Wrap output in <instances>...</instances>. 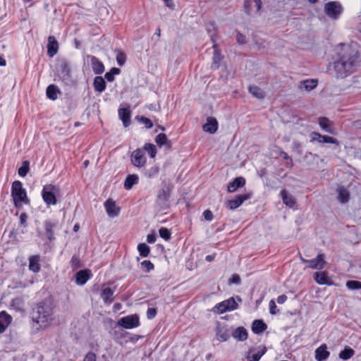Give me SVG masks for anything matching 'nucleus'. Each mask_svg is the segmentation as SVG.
Instances as JSON below:
<instances>
[{
    "label": "nucleus",
    "instance_id": "f257e3e1",
    "mask_svg": "<svg viewBox=\"0 0 361 361\" xmlns=\"http://www.w3.org/2000/svg\"><path fill=\"white\" fill-rule=\"evenodd\" d=\"M357 59V56L355 51L349 49L345 51L334 63L336 77L345 78L350 74L356 67Z\"/></svg>",
    "mask_w": 361,
    "mask_h": 361
},
{
    "label": "nucleus",
    "instance_id": "f03ea898",
    "mask_svg": "<svg viewBox=\"0 0 361 361\" xmlns=\"http://www.w3.org/2000/svg\"><path fill=\"white\" fill-rule=\"evenodd\" d=\"M35 322L40 329H46L50 326L54 319L53 307L49 302H42L37 305L32 315Z\"/></svg>",
    "mask_w": 361,
    "mask_h": 361
},
{
    "label": "nucleus",
    "instance_id": "7ed1b4c3",
    "mask_svg": "<svg viewBox=\"0 0 361 361\" xmlns=\"http://www.w3.org/2000/svg\"><path fill=\"white\" fill-rule=\"evenodd\" d=\"M11 195L16 207L20 208L24 204H28L29 200L25 189L20 181H15L12 185Z\"/></svg>",
    "mask_w": 361,
    "mask_h": 361
},
{
    "label": "nucleus",
    "instance_id": "20e7f679",
    "mask_svg": "<svg viewBox=\"0 0 361 361\" xmlns=\"http://www.w3.org/2000/svg\"><path fill=\"white\" fill-rule=\"evenodd\" d=\"M56 192L57 188L54 185H47L44 186L42 195L43 200L47 205H54L56 204Z\"/></svg>",
    "mask_w": 361,
    "mask_h": 361
},
{
    "label": "nucleus",
    "instance_id": "39448f33",
    "mask_svg": "<svg viewBox=\"0 0 361 361\" xmlns=\"http://www.w3.org/2000/svg\"><path fill=\"white\" fill-rule=\"evenodd\" d=\"M343 8L341 5L336 1H330L325 4L324 12L330 18L336 20L341 14Z\"/></svg>",
    "mask_w": 361,
    "mask_h": 361
},
{
    "label": "nucleus",
    "instance_id": "423d86ee",
    "mask_svg": "<svg viewBox=\"0 0 361 361\" xmlns=\"http://www.w3.org/2000/svg\"><path fill=\"white\" fill-rule=\"evenodd\" d=\"M300 259L303 263L307 264V267L314 269H322L326 264L323 254H319L316 258L312 259H305L300 256Z\"/></svg>",
    "mask_w": 361,
    "mask_h": 361
},
{
    "label": "nucleus",
    "instance_id": "0eeeda50",
    "mask_svg": "<svg viewBox=\"0 0 361 361\" xmlns=\"http://www.w3.org/2000/svg\"><path fill=\"white\" fill-rule=\"evenodd\" d=\"M118 324L125 329H133L140 325L139 317L136 314L123 317L118 320Z\"/></svg>",
    "mask_w": 361,
    "mask_h": 361
},
{
    "label": "nucleus",
    "instance_id": "6e6552de",
    "mask_svg": "<svg viewBox=\"0 0 361 361\" xmlns=\"http://www.w3.org/2000/svg\"><path fill=\"white\" fill-rule=\"evenodd\" d=\"M147 161L145 156V152L141 149H137L133 152L131 154V162L135 167H142Z\"/></svg>",
    "mask_w": 361,
    "mask_h": 361
},
{
    "label": "nucleus",
    "instance_id": "1a4fd4ad",
    "mask_svg": "<svg viewBox=\"0 0 361 361\" xmlns=\"http://www.w3.org/2000/svg\"><path fill=\"white\" fill-rule=\"evenodd\" d=\"M249 198L250 195L248 194L239 195L235 196V198L228 200L226 202V205L229 209H235Z\"/></svg>",
    "mask_w": 361,
    "mask_h": 361
},
{
    "label": "nucleus",
    "instance_id": "9d476101",
    "mask_svg": "<svg viewBox=\"0 0 361 361\" xmlns=\"http://www.w3.org/2000/svg\"><path fill=\"white\" fill-rule=\"evenodd\" d=\"M104 207L109 216L114 218L119 214L120 208L116 202L111 200H107L104 202Z\"/></svg>",
    "mask_w": 361,
    "mask_h": 361
},
{
    "label": "nucleus",
    "instance_id": "9b49d317",
    "mask_svg": "<svg viewBox=\"0 0 361 361\" xmlns=\"http://www.w3.org/2000/svg\"><path fill=\"white\" fill-rule=\"evenodd\" d=\"M312 141H317L320 143H332L338 145L337 140L333 137L322 135L319 133L313 132L311 133Z\"/></svg>",
    "mask_w": 361,
    "mask_h": 361
},
{
    "label": "nucleus",
    "instance_id": "f8f14e48",
    "mask_svg": "<svg viewBox=\"0 0 361 361\" xmlns=\"http://www.w3.org/2000/svg\"><path fill=\"white\" fill-rule=\"evenodd\" d=\"M87 61L90 63L92 71L95 74H101L104 72V64L97 57L88 56Z\"/></svg>",
    "mask_w": 361,
    "mask_h": 361
},
{
    "label": "nucleus",
    "instance_id": "ddd939ff",
    "mask_svg": "<svg viewBox=\"0 0 361 361\" xmlns=\"http://www.w3.org/2000/svg\"><path fill=\"white\" fill-rule=\"evenodd\" d=\"M313 276L315 281L319 285L331 286L333 284V281L325 271L315 272Z\"/></svg>",
    "mask_w": 361,
    "mask_h": 361
},
{
    "label": "nucleus",
    "instance_id": "4468645a",
    "mask_svg": "<svg viewBox=\"0 0 361 361\" xmlns=\"http://www.w3.org/2000/svg\"><path fill=\"white\" fill-rule=\"evenodd\" d=\"M317 85V80L314 79H308L301 81L299 88L302 92H310L314 89Z\"/></svg>",
    "mask_w": 361,
    "mask_h": 361
},
{
    "label": "nucleus",
    "instance_id": "2eb2a0df",
    "mask_svg": "<svg viewBox=\"0 0 361 361\" xmlns=\"http://www.w3.org/2000/svg\"><path fill=\"white\" fill-rule=\"evenodd\" d=\"M329 352L325 344L322 345L315 350V359L317 361H325L329 356Z\"/></svg>",
    "mask_w": 361,
    "mask_h": 361
},
{
    "label": "nucleus",
    "instance_id": "dca6fc26",
    "mask_svg": "<svg viewBox=\"0 0 361 361\" xmlns=\"http://www.w3.org/2000/svg\"><path fill=\"white\" fill-rule=\"evenodd\" d=\"M231 336L239 341H243L247 338V331L244 327L239 326L231 331Z\"/></svg>",
    "mask_w": 361,
    "mask_h": 361
},
{
    "label": "nucleus",
    "instance_id": "f3484780",
    "mask_svg": "<svg viewBox=\"0 0 361 361\" xmlns=\"http://www.w3.org/2000/svg\"><path fill=\"white\" fill-rule=\"evenodd\" d=\"M58 42L55 37L50 36L48 38L47 53L50 57H53L58 51Z\"/></svg>",
    "mask_w": 361,
    "mask_h": 361
},
{
    "label": "nucleus",
    "instance_id": "a211bd4d",
    "mask_svg": "<svg viewBox=\"0 0 361 361\" xmlns=\"http://www.w3.org/2000/svg\"><path fill=\"white\" fill-rule=\"evenodd\" d=\"M218 128V123L214 118H208L207 123L203 126V130L209 133H214Z\"/></svg>",
    "mask_w": 361,
    "mask_h": 361
},
{
    "label": "nucleus",
    "instance_id": "6ab92c4d",
    "mask_svg": "<svg viewBox=\"0 0 361 361\" xmlns=\"http://www.w3.org/2000/svg\"><path fill=\"white\" fill-rule=\"evenodd\" d=\"M281 197L283 200V202L288 207L293 208L296 202L295 199L293 197V196L288 193L286 190H283L281 192Z\"/></svg>",
    "mask_w": 361,
    "mask_h": 361
},
{
    "label": "nucleus",
    "instance_id": "aec40b11",
    "mask_svg": "<svg viewBox=\"0 0 361 361\" xmlns=\"http://www.w3.org/2000/svg\"><path fill=\"white\" fill-rule=\"evenodd\" d=\"M12 320L11 317L5 312L0 313V333H3Z\"/></svg>",
    "mask_w": 361,
    "mask_h": 361
},
{
    "label": "nucleus",
    "instance_id": "412c9836",
    "mask_svg": "<svg viewBox=\"0 0 361 361\" xmlns=\"http://www.w3.org/2000/svg\"><path fill=\"white\" fill-rule=\"evenodd\" d=\"M245 183V180L243 177H238L235 178L233 182L228 184V191L230 192H235L238 188L243 187Z\"/></svg>",
    "mask_w": 361,
    "mask_h": 361
},
{
    "label": "nucleus",
    "instance_id": "4be33fe9",
    "mask_svg": "<svg viewBox=\"0 0 361 361\" xmlns=\"http://www.w3.org/2000/svg\"><path fill=\"white\" fill-rule=\"evenodd\" d=\"M40 257L33 255L29 258V269L33 272H38L40 270Z\"/></svg>",
    "mask_w": 361,
    "mask_h": 361
},
{
    "label": "nucleus",
    "instance_id": "5701e85b",
    "mask_svg": "<svg viewBox=\"0 0 361 361\" xmlns=\"http://www.w3.org/2000/svg\"><path fill=\"white\" fill-rule=\"evenodd\" d=\"M114 293V291L113 289L109 287H106L103 288L102 291L101 298L105 303L109 305L113 302Z\"/></svg>",
    "mask_w": 361,
    "mask_h": 361
},
{
    "label": "nucleus",
    "instance_id": "b1692460",
    "mask_svg": "<svg viewBox=\"0 0 361 361\" xmlns=\"http://www.w3.org/2000/svg\"><path fill=\"white\" fill-rule=\"evenodd\" d=\"M264 350H250L247 355V361H259L261 357L264 354Z\"/></svg>",
    "mask_w": 361,
    "mask_h": 361
},
{
    "label": "nucleus",
    "instance_id": "393cba45",
    "mask_svg": "<svg viewBox=\"0 0 361 361\" xmlns=\"http://www.w3.org/2000/svg\"><path fill=\"white\" fill-rule=\"evenodd\" d=\"M231 335V331L228 329L219 327L216 331V338L221 342L226 341Z\"/></svg>",
    "mask_w": 361,
    "mask_h": 361
},
{
    "label": "nucleus",
    "instance_id": "a878e982",
    "mask_svg": "<svg viewBox=\"0 0 361 361\" xmlns=\"http://www.w3.org/2000/svg\"><path fill=\"white\" fill-rule=\"evenodd\" d=\"M319 124L322 129L326 133L330 134H334L335 131L331 126V122L327 118H320L319 120Z\"/></svg>",
    "mask_w": 361,
    "mask_h": 361
},
{
    "label": "nucleus",
    "instance_id": "bb28decb",
    "mask_svg": "<svg viewBox=\"0 0 361 361\" xmlns=\"http://www.w3.org/2000/svg\"><path fill=\"white\" fill-rule=\"evenodd\" d=\"M90 278L87 270H81L76 274V283L78 285H84Z\"/></svg>",
    "mask_w": 361,
    "mask_h": 361
},
{
    "label": "nucleus",
    "instance_id": "cd10ccee",
    "mask_svg": "<svg viewBox=\"0 0 361 361\" xmlns=\"http://www.w3.org/2000/svg\"><path fill=\"white\" fill-rule=\"evenodd\" d=\"M138 179H139V178H138L137 175H135V174L128 175L126 177L125 183H124L125 188L127 190L131 189L134 185L137 183Z\"/></svg>",
    "mask_w": 361,
    "mask_h": 361
},
{
    "label": "nucleus",
    "instance_id": "c85d7f7f",
    "mask_svg": "<svg viewBox=\"0 0 361 361\" xmlns=\"http://www.w3.org/2000/svg\"><path fill=\"white\" fill-rule=\"evenodd\" d=\"M93 85L95 91L99 92H102L106 88L105 81L100 76L95 77Z\"/></svg>",
    "mask_w": 361,
    "mask_h": 361
},
{
    "label": "nucleus",
    "instance_id": "c756f323",
    "mask_svg": "<svg viewBox=\"0 0 361 361\" xmlns=\"http://www.w3.org/2000/svg\"><path fill=\"white\" fill-rule=\"evenodd\" d=\"M338 191V200L341 203H345L349 200L350 194L348 191L343 187H339Z\"/></svg>",
    "mask_w": 361,
    "mask_h": 361
},
{
    "label": "nucleus",
    "instance_id": "7c9ffc66",
    "mask_svg": "<svg viewBox=\"0 0 361 361\" xmlns=\"http://www.w3.org/2000/svg\"><path fill=\"white\" fill-rule=\"evenodd\" d=\"M267 329V325L262 320H255L252 324V330L255 334H260Z\"/></svg>",
    "mask_w": 361,
    "mask_h": 361
},
{
    "label": "nucleus",
    "instance_id": "2f4dec72",
    "mask_svg": "<svg viewBox=\"0 0 361 361\" xmlns=\"http://www.w3.org/2000/svg\"><path fill=\"white\" fill-rule=\"evenodd\" d=\"M241 299L238 297H237L236 298H231L228 300H224L226 307L229 308L228 311L237 309L238 303L241 302Z\"/></svg>",
    "mask_w": 361,
    "mask_h": 361
},
{
    "label": "nucleus",
    "instance_id": "473e14b6",
    "mask_svg": "<svg viewBox=\"0 0 361 361\" xmlns=\"http://www.w3.org/2000/svg\"><path fill=\"white\" fill-rule=\"evenodd\" d=\"M119 117L122 120L123 126L127 127L130 123V112L126 109H121L118 111Z\"/></svg>",
    "mask_w": 361,
    "mask_h": 361
},
{
    "label": "nucleus",
    "instance_id": "72a5a7b5",
    "mask_svg": "<svg viewBox=\"0 0 361 361\" xmlns=\"http://www.w3.org/2000/svg\"><path fill=\"white\" fill-rule=\"evenodd\" d=\"M248 89L250 93L257 99H263L265 96L263 90L255 85L250 86Z\"/></svg>",
    "mask_w": 361,
    "mask_h": 361
},
{
    "label": "nucleus",
    "instance_id": "f704fd0d",
    "mask_svg": "<svg viewBox=\"0 0 361 361\" xmlns=\"http://www.w3.org/2000/svg\"><path fill=\"white\" fill-rule=\"evenodd\" d=\"M44 226H45V230H46V233H47V238H49V240H53L54 239L53 229L56 226V224L49 221H45Z\"/></svg>",
    "mask_w": 361,
    "mask_h": 361
},
{
    "label": "nucleus",
    "instance_id": "c9c22d12",
    "mask_svg": "<svg viewBox=\"0 0 361 361\" xmlns=\"http://www.w3.org/2000/svg\"><path fill=\"white\" fill-rule=\"evenodd\" d=\"M355 353V351L350 348H345L343 350L339 353V357L343 360H347L352 357Z\"/></svg>",
    "mask_w": 361,
    "mask_h": 361
},
{
    "label": "nucleus",
    "instance_id": "e433bc0d",
    "mask_svg": "<svg viewBox=\"0 0 361 361\" xmlns=\"http://www.w3.org/2000/svg\"><path fill=\"white\" fill-rule=\"evenodd\" d=\"M47 96L48 98L55 100L57 98L58 90L54 85H50L47 88Z\"/></svg>",
    "mask_w": 361,
    "mask_h": 361
},
{
    "label": "nucleus",
    "instance_id": "4c0bfd02",
    "mask_svg": "<svg viewBox=\"0 0 361 361\" xmlns=\"http://www.w3.org/2000/svg\"><path fill=\"white\" fill-rule=\"evenodd\" d=\"M144 150L147 151L152 158H154L157 154V149L154 145L147 143L144 146Z\"/></svg>",
    "mask_w": 361,
    "mask_h": 361
},
{
    "label": "nucleus",
    "instance_id": "58836bf2",
    "mask_svg": "<svg viewBox=\"0 0 361 361\" xmlns=\"http://www.w3.org/2000/svg\"><path fill=\"white\" fill-rule=\"evenodd\" d=\"M221 60V56L220 54L216 50H215L214 53V56H213V62L212 64V68L217 69L219 67V63H220Z\"/></svg>",
    "mask_w": 361,
    "mask_h": 361
},
{
    "label": "nucleus",
    "instance_id": "ea45409f",
    "mask_svg": "<svg viewBox=\"0 0 361 361\" xmlns=\"http://www.w3.org/2000/svg\"><path fill=\"white\" fill-rule=\"evenodd\" d=\"M137 249L140 255L142 257H147L149 253V247L145 243L139 244Z\"/></svg>",
    "mask_w": 361,
    "mask_h": 361
},
{
    "label": "nucleus",
    "instance_id": "a19ab883",
    "mask_svg": "<svg viewBox=\"0 0 361 361\" xmlns=\"http://www.w3.org/2000/svg\"><path fill=\"white\" fill-rule=\"evenodd\" d=\"M345 285L346 287L350 290L361 289V282L358 281H348Z\"/></svg>",
    "mask_w": 361,
    "mask_h": 361
},
{
    "label": "nucleus",
    "instance_id": "79ce46f5",
    "mask_svg": "<svg viewBox=\"0 0 361 361\" xmlns=\"http://www.w3.org/2000/svg\"><path fill=\"white\" fill-rule=\"evenodd\" d=\"M214 312H216V313L222 314L226 311H228L229 308L226 307L225 302L223 301L220 303L216 304L215 305V307H214Z\"/></svg>",
    "mask_w": 361,
    "mask_h": 361
},
{
    "label": "nucleus",
    "instance_id": "37998d69",
    "mask_svg": "<svg viewBox=\"0 0 361 361\" xmlns=\"http://www.w3.org/2000/svg\"><path fill=\"white\" fill-rule=\"evenodd\" d=\"M29 171V163L25 161L18 169V174L21 177H25Z\"/></svg>",
    "mask_w": 361,
    "mask_h": 361
},
{
    "label": "nucleus",
    "instance_id": "c03bdc74",
    "mask_svg": "<svg viewBox=\"0 0 361 361\" xmlns=\"http://www.w3.org/2000/svg\"><path fill=\"white\" fill-rule=\"evenodd\" d=\"M155 141L158 145L162 146L167 143L168 139L165 134L160 133L156 137Z\"/></svg>",
    "mask_w": 361,
    "mask_h": 361
},
{
    "label": "nucleus",
    "instance_id": "a18cd8bd",
    "mask_svg": "<svg viewBox=\"0 0 361 361\" xmlns=\"http://www.w3.org/2000/svg\"><path fill=\"white\" fill-rule=\"evenodd\" d=\"M159 235L160 236L166 240H168L171 238V232L170 231L164 227H162L159 229Z\"/></svg>",
    "mask_w": 361,
    "mask_h": 361
},
{
    "label": "nucleus",
    "instance_id": "49530a36",
    "mask_svg": "<svg viewBox=\"0 0 361 361\" xmlns=\"http://www.w3.org/2000/svg\"><path fill=\"white\" fill-rule=\"evenodd\" d=\"M142 269L149 272L154 269V264L149 260H145L141 263Z\"/></svg>",
    "mask_w": 361,
    "mask_h": 361
},
{
    "label": "nucleus",
    "instance_id": "de8ad7c7",
    "mask_svg": "<svg viewBox=\"0 0 361 361\" xmlns=\"http://www.w3.org/2000/svg\"><path fill=\"white\" fill-rule=\"evenodd\" d=\"M158 172H159L158 167H157V166L152 167L151 169H149L145 173V175L148 178H152V177L157 176Z\"/></svg>",
    "mask_w": 361,
    "mask_h": 361
},
{
    "label": "nucleus",
    "instance_id": "09e8293b",
    "mask_svg": "<svg viewBox=\"0 0 361 361\" xmlns=\"http://www.w3.org/2000/svg\"><path fill=\"white\" fill-rule=\"evenodd\" d=\"M126 57L125 54L121 51H118L116 54V61L119 66H123L125 63Z\"/></svg>",
    "mask_w": 361,
    "mask_h": 361
},
{
    "label": "nucleus",
    "instance_id": "8fccbe9b",
    "mask_svg": "<svg viewBox=\"0 0 361 361\" xmlns=\"http://www.w3.org/2000/svg\"><path fill=\"white\" fill-rule=\"evenodd\" d=\"M269 306V311L271 314H276L279 312V310L276 308V305L274 300H270Z\"/></svg>",
    "mask_w": 361,
    "mask_h": 361
},
{
    "label": "nucleus",
    "instance_id": "3c124183",
    "mask_svg": "<svg viewBox=\"0 0 361 361\" xmlns=\"http://www.w3.org/2000/svg\"><path fill=\"white\" fill-rule=\"evenodd\" d=\"M140 120L141 121V122L142 123H144L146 126V127L147 128H150L152 127V121L149 118H147L146 117H144V116H142L140 118Z\"/></svg>",
    "mask_w": 361,
    "mask_h": 361
},
{
    "label": "nucleus",
    "instance_id": "603ef678",
    "mask_svg": "<svg viewBox=\"0 0 361 361\" xmlns=\"http://www.w3.org/2000/svg\"><path fill=\"white\" fill-rule=\"evenodd\" d=\"M83 361H96V355L93 353H88L83 359Z\"/></svg>",
    "mask_w": 361,
    "mask_h": 361
},
{
    "label": "nucleus",
    "instance_id": "864d4df0",
    "mask_svg": "<svg viewBox=\"0 0 361 361\" xmlns=\"http://www.w3.org/2000/svg\"><path fill=\"white\" fill-rule=\"evenodd\" d=\"M203 216L207 221H210L213 219V214L209 209H207L203 212Z\"/></svg>",
    "mask_w": 361,
    "mask_h": 361
},
{
    "label": "nucleus",
    "instance_id": "5fc2aeb1",
    "mask_svg": "<svg viewBox=\"0 0 361 361\" xmlns=\"http://www.w3.org/2000/svg\"><path fill=\"white\" fill-rule=\"evenodd\" d=\"M157 310L154 308H149L147 312V316L148 319H152L155 317Z\"/></svg>",
    "mask_w": 361,
    "mask_h": 361
},
{
    "label": "nucleus",
    "instance_id": "6e6d98bb",
    "mask_svg": "<svg viewBox=\"0 0 361 361\" xmlns=\"http://www.w3.org/2000/svg\"><path fill=\"white\" fill-rule=\"evenodd\" d=\"M27 216L25 213H22L20 216V224H22L23 226H25V223H26V221H27Z\"/></svg>",
    "mask_w": 361,
    "mask_h": 361
},
{
    "label": "nucleus",
    "instance_id": "4d7b16f0",
    "mask_svg": "<svg viewBox=\"0 0 361 361\" xmlns=\"http://www.w3.org/2000/svg\"><path fill=\"white\" fill-rule=\"evenodd\" d=\"M237 41L239 44H243L245 43V37L240 33L237 34Z\"/></svg>",
    "mask_w": 361,
    "mask_h": 361
},
{
    "label": "nucleus",
    "instance_id": "13d9d810",
    "mask_svg": "<svg viewBox=\"0 0 361 361\" xmlns=\"http://www.w3.org/2000/svg\"><path fill=\"white\" fill-rule=\"evenodd\" d=\"M156 235L154 234H149L147 236V240L149 243H154L156 241Z\"/></svg>",
    "mask_w": 361,
    "mask_h": 361
},
{
    "label": "nucleus",
    "instance_id": "bf43d9fd",
    "mask_svg": "<svg viewBox=\"0 0 361 361\" xmlns=\"http://www.w3.org/2000/svg\"><path fill=\"white\" fill-rule=\"evenodd\" d=\"M286 300L287 296L286 295H281L277 298V302L279 304H283L286 301Z\"/></svg>",
    "mask_w": 361,
    "mask_h": 361
},
{
    "label": "nucleus",
    "instance_id": "052dcab7",
    "mask_svg": "<svg viewBox=\"0 0 361 361\" xmlns=\"http://www.w3.org/2000/svg\"><path fill=\"white\" fill-rule=\"evenodd\" d=\"M104 77L109 82H112L114 80V75L111 72L106 73Z\"/></svg>",
    "mask_w": 361,
    "mask_h": 361
},
{
    "label": "nucleus",
    "instance_id": "680f3d73",
    "mask_svg": "<svg viewBox=\"0 0 361 361\" xmlns=\"http://www.w3.org/2000/svg\"><path fill=\"white\" fill-rule=\"evenodd\" d=\"M255 6L257 9V11H259L262 7V1L261 0H254Z\"/></svg>",
    "mask_w": 361,
    "mask_h": 361
},
{
    "label": "nucleus",
    "instance_id": "e2e57ef3",
    "mask_svg": "<svg viewBox=\"0 0 361 361\" xmlns=\"http://www.w3.org/2000/svg\"><path fill=\"white\" fill-rule=\"evenodd\" d=\"M240 281V277L238 275H234L232 277L231 282L233 283H238Z\"/></svg>",
    "mask_w": 361,
    "mask_h": 361
},
{
    "label": "nucleus",
    "instance_id": "0e129e2a",
    "mask_svg": "<svg viewBox=\"0 0 361 361\" xmlns=\"http://www.w3.org/2000/svg\"><path fill=\"white\" fill-rule=\"evenodd\" d=\"M110 72L112 73L114 75H118L120 73V69L118 68H113Z\"/></svg>",
    "mask_w": 361,
    "mask_h": 361
},
{
    "label": "nucleus",
    "instance_id": "69168bd1",
    "mask_svg": "<svg viewBox=\"0 0 361 361\" xmlns=\"http://www.w3.org/2000/svg\"><path fill=\"white\" fill-rule=\"evenodd\" d=\"M214 257H215L214 255H207L206 257V260L208 262H212V261H214Z\"/></svg>",
    "mask_w": 361,
    "mask_h": 361
},
{
    "label": "nucleus",
    "instance_id": "338daca9",
    "mask_svg": "<svg viewBox=\"0 0 361 361\" xmlns=\"http://www.w3.org/2000/svg\"><path fill=\"white\" fill-rule=\"evenodd\" d=\"M168 7H172V0H164Z\"/></svg>",
    "mask_w": 361,
    "mask_h": 361
},
{
    "label": "nucleus",
    "instance_id": "774afa93",
    "mask_svg": "<svg viewBox=\"0 0 361 361\" xmlns=\"http://www.w3.org/2000/svg\"><path fill=\"white\" fill-rule=\"evenodd\" d=\"M6 60L3 57H0V66H6Z\"/></svg>",
    "mask_w": 361,
    "mask_h": 361
}]
</instances>
